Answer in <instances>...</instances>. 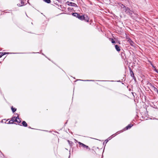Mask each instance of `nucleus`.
<instances>
[{
    "instance_id": "obj_1",
    "label": "nucleus",
    "mask_w": 158,
    "mask_h": 158,
    "mask_svg": "<svg viewBox=\"0 0 158 158\" xmlns=\"http://www.w3.org/2000/svg\"><path fill=\"white\" fill-rule=\"evenodd\" d=\"M120 6L122 9H123V10L125 11L127 14L130 16H132L133 12L132 11L130 10L128 7L125 6L123 4H121Z\"/></svg>"
},
{
    "instance_id": "obj_10",
    "label": "nucleus",
    "mask_w": 158,
    "mask_h": 158,
    "mask_svg": "<svg viewBox=\"0 0 158 158\" xmlns=\"http://www.w3.org/2000/svg\"><path fill=\"white\" fill-rule=\"evenodd\" d=\"M9 53H7V52H0V58H1L4 55H5L6 54H9Z\"/></svg>"
},
{
    "instance_id": "obj_9",
    "label": "nucleus",
    "mask_w": 158,
    "mask_h": 158,
    "mask_svg": "<svg viewBox=\"0 0 158 158\" xmlns=\"http://www.w3.org/2000/svg\"><path fill=\"white\" fill-rule=\"evenodd\" d=\"M130 72L131 75V77H133V79H134V78L135 79V76H134V74L133 72H132V71L131 70V68H130Z\"/></svg>"
},
{
    "instance_id": "obj_21",
    "label": "nucleus",
    "mask_w": 158,
    "mask_h": 158,
    "mask_svg": "<svg viewBox=\"0 0 158 158\" xmlns=\"http://www.w3.org/2000/svg\"><path fill=\"white\" fill-rule=\"evenodd\" d=\"M44 1L47 3H50L51 2L50 0H44Z\"/></svg>"
},
{
    "instance_id": "obj_11",
    "label": "nucleus",
    "mask_w": 158,
    "mask_h": 158,
    "mask_svg": "<svg viewBox=\"0 0 158 158\" xmlns=\"http://www.w3.org/2000/svg\"><path fill=\"white\" fill-rule=\"evenodd\" d=\"M78 17V18L80 20H83V18H84V15H80L79 14V16Z\"/></svg>"
},
{
    "instance_id": "obj_4",
    "label": "nucleus",
    "mask_w": 158,
    "mask_h": 158,
    "mask_svg": "<svg viewBox=\"0 0 158 158\" xmlns=\"http://www.w3.org/2000/svg\"><path fill=\"white\" fill-rule=\"evenodd\" d=\"M89 19L88 16L86 15H84V18H83V20H84L85 21L88 22L89 21Z\"/></svg>"
},
{
    "instance_id": "obj_24",
    "label": "nucleus",
    "mask_w": 158,
    "mask_h": 158,
    "mask_svg": "<svg viewBox=\"0 0 158 158\" xmlns=\"http://www.w3.org/2000/svg\"><path fill=\"white\" fill-rule=\"evenodd\" d=\"M17 5L19 6H22V5L21 4H18Z\"/></svg>"
},
{
    "instance_id": "obj_6",
    "label": "nucleus",
    "mask_w": 158,
    "mask_h": 158,
    "mask_svg": "<svg viewBox=\"0 0 158 158\" xmlns=\"http://www.w3.org/2000/svg\"><path fill=\"white\" fill-rule=\"evenodd\" d=\"M128 41L131 45L132 46H134V43L131 39H129Z\"/></svg>"
},
{
    "instance_id": "obj_26",
    "label": "nucleus",
    "mask_w": 158,
    "mask_h": 158,
    "mask_svg": "<svg viewBox=\"0 0 158 158\" xmlns=\"http://www.w3.org/2000/svg\"><path fill=\"white\" fill-rule=\"evenodd\" d=\"M108 140L107 139L105 140V142H106V143L108 142Z\"/></svg>"
},
{
    "instance_id": "obj_12",
    "label": "nucleus",
    "mask_w": 158,
    "mask_h": 158,
    "mask_svg": "<svg viewBox=\"0 0 158 158\" xmlns=\"http://www.w3.org/2000/svg\"><path fill=\"white\" fill-rule=\"evenodd\" d=\"M22 124L24 127H27V124L25 121H23Z\"/></svg>"
},
{
    "instance_id": "obj_29",
    "label": "nucleus",
    "mask_w": 158,
    "mask_h": 158,
    "mask_svg": "<svg viewBox=\"0 0 158 158\" xmlns=\"http://www.w3.org/2000/svg\"><path fill=\"white\" fill-rule=\"evenodd\" d=\"M42 54L43 55H44V56H45V55H44L43 53H42Z\"/></svg>"
},
{
    "instance_id": "obj_27",
    "label": "nucleus",
    "mask_w": 158,
    "mask_h": 158,
    "mask_svg": "<svg viewBox=\"0 0 158 158\" xmlns=\"http://www.w3.org/2000/svg\"><path fill=\"white\" fill-rule=\"evenodd\" d=\"M74 140H75V142L76 143H77V142H78V141H77V140L76 139H74Z\"/></svg>"
},
{
    "instance_id": "obj_2",
    "label": "nucleus",
    "mask_w": 158,
    "mask_h": 158,
    "mask_svg": "<svg viewBox=\"0 0 158 158\" xmlns=\"http://www.w3.org/2000/svg\"><path fill=\"white\" fill-rule=\"evenodd\" d=\"M78 143H79L80 147H82L83 148H85L86 149H89V150H90V148L88 146H87L79 142H78Z\"/></svg>"
},
{
    "instance_id": "obj_25",
    "label": "nucleus",
    "mask_w": 158,
    "mask_h": 158,
    "mask_svg": "<svg viewBox=\"0 0 158 158\" xmlns=\"http://www.w3.org/2000/svg\"><path fill=\"white\" fill-rule=\"evenodd\" d=\"M154 70L157 73H158V71L155 68L154 69Z\"/></svg>"
},
{
    "instance_id": "obj_15",
    "label": "nucleus",
    "mask_w": 158,
    "mask_h": 158,
    "mask_svg": "<svg viewBox=\"0 0 158 158\" xmlns=\"http://www.w3.org/2000/svg\"><path fill=\"white\" fill-rule=\"evenodd\" d=\"M68 142L69 143V144L70 145V147H72L73 146V143L72 141H70L69 140H68Z\"/></svg>"
},
{
    "instance_id": "obj_32",
    "label": "nucleus",
    "mask_w": 158,
    "mask_h": 158,
    "mask_svg": "<svg viewBox=\"0 0 158 158\" xmlns=\"http://www.w3.org/2000/svg\"><path fill=\"white\" fill-rule=\"evenodd\" d=\"M29 128H31L30 127H29Z\"/></svg>"
},
{
    "instance_id": "obj_14",
    "label": "nucleus",
    "mask_w": 158,
    "mask_h": 158,
    "mask_svg": "<svg viewBox=\"0 0 158 158\" xmlns=\"http://www.w3.org/2000/svg\"><path fill=\"white\" fill-rule=\"evenodd\" d=\"M150 85H151V86H152L153 88V89H154V90L156 91V92H157L158 90L151 83H150Z\"/></svg>"
},
{
    "instance_id": "obj_8",
    "label": "nucleus",
    "mask_w": 158,
    "mask_h": 158,
    "mask_svg": "<svg viewBox=\"0 0 158 158\" xmlns=\"http://www.w3.org/2000/svg\"><path fill=\"white\" fill-rule=\"evenodd\" d=\"M115 48L116 49V50L118 51L119 52L120 50V46H118L117 45H115Z\"/></svg>"
},
{
    "instance_id": "obj_22",
    "label": "nucleus",
    "mask_w": 158,
    "mask_h": 158,
    "mask_svg": "<svg viewBox=\"0 0 158 158\" xmlns=\"http://www.w3.org/2000/svg\"><path fill=\"white\" fill-rule=\"evenodd\" d=\"M21 4L22 6L24 5V2L22 1H21Z\"/></svg>"
},
{
    "instance_id": "obj_23",
    "label": "nucleus",
    "mask_w": 158,
    "mask_h": 158,
    "mask_svg": "<svg viewBox=\"0 0 158 158\" xmlns=\"http://www.w3.org/2000/svg\"><path fill=\"white\" fill-rule=\"evenodd\" d=\"M113 137H111V136H110L108 138V139H109V140H110Z\"/></svg>"
},
{
    "instance_id": "obj_19",
    "label": "nucleus",
    "mask_w": 158,
    "mask_h": 158,
    "mask_svg": "<svg viewBox=\"0 0 158 158\" xmlns=\"http://www.w3.org/2000/svg\"><path fill=\"white\" fill-rule=\"evenodd\" d=\"M110 40L111 41V43L112 44H115V43H116L115 41L113 39L110 38Z\"/></svg>"
},
{
    "instance_id": "obj_28",
    "label": "nucleus",
    "mask_w": 158,
    "mask_h": 158,
    "mask_svg": "<svg viewBox=\"0 0 158 158\" xmlns=\"http://www.w3.org/2000/svg\"><path fill=\"white\" fill-rule=\"evenodd\" d=\"M96 81H100V80H96Z\"/></svg>"
},
{
    "instance_id": "obj_3",
    "label": "nucleus",
    "mask_w": 158,
    "mask_h": 158,
    "mask_svg": "<svg viewBox=\"0 0 158 158\" xmlns=\"http://www.w3.org/2000/svg\"><path fill=\"white\" fill-rule=\"evenodd\" d=\"M14 122L15 121L17 122L18 123H20L21 122V119L19 118V116H18L16 118H14Z\"/></svg>"
},
{
    "instance_id": "obj_20",
    "label": "nucleus",
    "mask_w": 158,
    "mask_h": 158,
    "mask_svg": "<svg viewBox=\"0 0 158 158\" xmlns=\"http://www.w3.org/2000/svg\"><path fill=\"white\" fill-rule=\"evenodd\" d=\"M15 118V117H13L12 118V120H11L9 122L10 123H13V121H14V118Z\"/></svg>"
},
{
    "instance_id": "obj_17",
    "label": "nucleus",
    "mask_w": 158,
    "mask_h": 158,
    "mask_svg": "<svg viewBox=\"0 0 158 158\" xmlns=\"http://www.w3.org/2000/svg\"><path fill=\"white\" fill-rule=\"evenodd\" d=\"M78 80L83 81H94V80Z\"/></svg>"
},
{
    "instance_id": "obj_13",
    "label": "nucleus",
    "mask_w": 158,
    "mask_h": 158,
    "mask_svg": "<svg viewBox=\"0 0 158 158\" xmlns=\"http://www.w3.org/2000/svg\"><path fill=\"white\" fill-rule=\"evenodd\" d=\"M72 15L75 17L78 18V17L79 16V14L77 13H72Z\"/></svg>"
},
{
    "instance_id": "obj_5",
    "label": "nucleus",
    "mask_w": 158,
    "mask_h": 158,
    "mask_svg": "<svg viewBox=\"0 0 158 158\" xmlns=\"http://www.w3.org/2000/svg\"><path fill=\"white\" fill-rule=\"evenodd\" d=\"M68 4L69 6H74V7H77V5L74 3L70 2Z\"/></svg>"
},
{
    "instance_id": "obj_30",
    "label": "nucleus",
    "mask_w": 158,
    "mask_h": 158,
    "mask_svg": "<svg viewBox=\"0 0 158 158\" xmlns=\"http://www.w3.org/2000/svg\"><path fill=\"white\" fill-rule=\"evenodd\" d=\"M156 92H157V94H158V90Z\"/></svg>"
},
{
    "instance_id": "obj_18",
    "label": "nucleus",
    "mask_w": 158,
    "mask_h": 158,
    "mask_svg": "<svg viewBox=\"0 0 158 158\" xmlns=\"http://www.w3.org/2000/svg\"><path fill=\"white\" fill-rule=\"evenodd\" d=\"M11 110H12V111L14 113V112H15L16 110V109L15 108H14L13 106H12L11 108Z\"/></svg>"
},
{
    "instance_id": "obj_7",
    "label": "nucleus",
    "mask_w": 158,
    "mask_h": 158,
    "mask_svg": "<svg viewBox=\"0 0 158 158\" xmlns=\"http://www.w3.org/2000/svg\"><path fill=\"white\" fill-rule=\"evenodd\" d=\"M133 125L132 124H129L128 126H126L125 128V129L126 130H127L128 129H130L133 126Z\"/></svg>"
},
{
    "instance_id": "obj_31",
    "label": "nucleus",
    "mask_w": 158,
    "mask_h": 158,
    "mask_svg": "<svg viewBox=\"0 0 158 158\" xmlns=\"http://www.w3.org/2000/svg\"><path fill=\"white\" fill-rule=\"evenodd\" d=\"M152 66H153L154 68H155V67L153 65Z\"/></svg>"
},
{
    "instance_id": "obj_16",
    "label": "nucleus",
    "mask_w": 158,
    "mask_h": 158,
    "mask_svg": "<svg viewBox=\"0 0 158 158\" xmlns=\"http://www.w3.org/2000/svg\"><path fill=\"white\" fill-rule=\"evenodd\" d=\"M120 132L119 131H118L116 133H115V134H114L113 135H111V137H113V138L115 137V136H116L118 134H119L120 133Z\"/></svg>"
}]
</instances>
